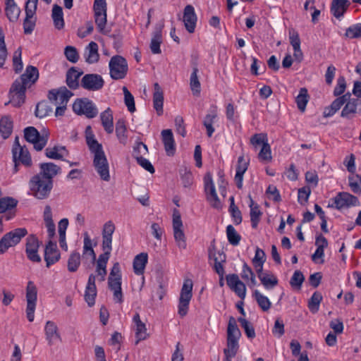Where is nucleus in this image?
Here are the masks:
<instances>
[{
  "label": "nucleus",
  "mask_w": 361,
  "mask_h": 361,
  "mask_svg": "<svg viewBox=\"0 0 361 361\" xmlns=\"http://www.w3.org/2000/svg\"><path fill=\"white\" fill-rule=\"evenodd\" d=\"M38 78V69L33 66H27L25 73L13 82L10 88L9 103L15 107H20L24 104L26 90L34 85Z\"/></svg>",
  "instance_id": "nucleus-1"
},
{
  "label": "nucleus",
  "mask_w": 361,
  "mask_h": 361,
  "mask_svg": "<svg viewBox=\"0 0 361 361\" xmlns=\"http://www.w3.org/2000/svg\"><path fill=\"white\" fill-rule=\"evenodd\" d=\"M241 336V332L238 327L236 320L231 317L227 327L226 348L224 349V358L223 361H232L238 352V341Z\"/></svg>",
  "instance_id": "nucleus-2"
},
{
  "label": "nucleus",
  "mask_w": 361,
  "mask_h": 361,
  "mask_svg": "<svg viewBox=\"0 0 361 361\" xmlns=\"http://www.w3.org/2000/svg\"><path fill=\"white\" fill-rule=\"evenodd\" d=\"M32 195L37 199L47 198L53 187V180L44 178L42 174L34 176L29 183Z\"/></svg>",
  "instance_id": "nucleus-3"
},
{
  "label": "nucleus",
  "mask_w": 361,
  "mask_h": 361,
  "mask_svg": "<svg viewBox=\"0 0 361 361\" xmlns=\"http://www.w3.org/2000/svg\"><path fill=\"white\" fill-rule=\"evenodd\" d=\"M108 286L114 293V300L119 304L123 302L121 288V274L118 262L114 263L108 278Z\"/></svg>",
  "instance_id": "nucleus-4"
},
{
  "label": "nucleus",
  "mask_w": 361,
  "mask_h": 361,
  "mask_svg": "<svg viewBox=\"0 0 361 361\" xmlns=\"http://www.w3.org/2000/svg\"><path fill=\"white\" fill-rule=\"evenodd\" d=\"M49 132L46 130H42L41 134L32 126L24 129L25 139L33 144L35 149L41 151L47 145L49 138Z\"/></svg>",
  "instance_id": "nucleus-5"
},
{
  "label": "nucleus",
  "mask_w": 361,
  "mask_h": 361,
  "mask_svg": "<svg viewBox=\"0 0 361 361\" xmlns=\"http://www.w3.org/2000/svg\"><path fill=\"white\" fill-rule=\"evenodd\" d=\"M24 228H16L6 233L0 240V255L5 253L8 248L16 245L27 235Z\"/></svg>",
  "instance_id": "nucleus-6"
},
{
  "label": "nucleus",
  "mask_w": 361,
  "mask_h": 361,
  "mask_svg": "<svg viewBox=\"0 0 361 361\" xmlns=\"http://www.w3.org/2000/svg\"><path fill=\"white\" fill-rule=\"evenodd\" d=\"M109 74L114 80H121L126 77L128 67L126 60L121 56H113L109 63Z\"/></svg>",
  "instance_id": "nucleus-7"
},
{
  "label": "nucleus",
  "mask_w": 361,
  "mask_h": 361,
  "mask_svg": "<svg viewBox=\"0 0 361 361\" xmlns=\"http://www.w3.org/2000/svg\"><path fill=\"white\" fill-rule=\"evenodd\" d=\"M73 111L78 115H84L88 118H92L98 114V110L94 104L87 98L77 99L73 104Z\"/></svg>",
  "instance_id": "nucleus-8"
},
{
  "label": "nucleus",
  "mask_w": 361,
  "mask_h": 361,
  "mask_svg": "<svg viewBox=\"0 0 361 361\" xmlns=\"http://www.w3.org/2000/svg\"><path fill=\"white\" fill-rule=\"evenodd\" d=\"M193 283L191 279H185L180 290L178 314L180 317L187 314L190 301L192 296Z\"/></svg>",
  "instance_id": "nucleus-9"
},
{
  "label": "nucleus",
  "mask_w": 361,
  "mask_h": 361,
  "mask_svg": "<svg viewBox=\"0 0 361 361\" xmlns=\"http://www.w3.org/2000/svg\"><path fill=\"white\" fill-rule=\"evenodd\" d=\"M361 104V101L358 99L352 97L350 92L340 97V106L345 105L342 109L341 116L345 118H353L357 113V108Z\"/></svg>",
  "instance_id": "nucleus-10"
},
{
  "label": "nucleus",
  "mask_w": 361,
  "mask_h": 361,
  "mask_svg": "<svg viewBox=\"0 0 361 361\" xmlns=\"http://www.w3.org/2000/svg\"><path fill=\"white\" fill-rule=\"evenodd\" d=\"M183 225L180 214L178 210L174 209L173 213V237L178 247L180 249L186 248V238L183 229Z\"/></svg>",
  "instance_id": "nucleus-11"
},
{
  "label": "nucleus",
  "mask_w": 361,
  "mask_h": 361,
  "mask_svg": "<svg viewBox=\"0 0 361 361\" xmlns=\"http://www.w3.org/2000/svg\"><path fill=\"white\" fill-rule=\"evenodd\" d=\"M204 190L207 193V199L209 202L210 205L216 209L221 208V202L218 197L214 184L212 180V176L210 172H207L204 178Z\"/></svg>",
  "instance_id": "nucleus-12"
},
{
  "label": "nucleus",
  "mask_w": 361,
  "mask_h": 361,
  "mask_svg": "<svg viewBox=\"0 0 361 361\" xmlns=\"http://www.w3.org/2000/svg\"><path fill=\"white\" fill-rule=\"evenodd\" d=\"M106 0H94V11L95 23L100 32L105 33L106 24Z\"/></svg>",
  "instance_id": "nucleus-13"
},
{
  "label": "nucleus",
  "mask_w": 361,
  "mask_h": 361,
  "mask_svg": "<svg viewBox=\"0 0 361 361\" xmlns=\"http://www.w3.org/2000/svg\"><path fill=\"white\" fill-rule=\"evenodd\" d=\"M37 294V291L35 285L32 281H29L26 288V314L29 322H32L34 320Z\"/></svg>",
  "instance_id": "nucleus-14"
},
{
  "label": "nucleus",
  "mask_w": 361,
  "mask_h": 361,
  "mask_svg": "<svg viewBox=\"0 0 361 361\" xmlns=\"http://www.w3.org/2000/svg\"><path fill=\"white\" fill-rule=\"evenodd\" d=\"M81 87L88 91H98L104 85V80L96 73L85 74L81 80Z\"/></svg>",
  "instance_id": "nucleus-15"
},
{
  "label": "nucleus",
  "mask_w": 361,
  "mask_h": 361,
  "mask_svg": "<svg viewBox=\"0 0 361 361\" xmlns=\"http://www.w3.org/2000/svg\"><path fill=\"white\" fill-rule=\"evenodd\" d=\"M73 93L66 87L54 89L49 92L48 98L54 105L67 104Z\"/></svg>",
  "instance_id": "nucleus-16"
},
{
  "label": "nucleus",
  "mask_w": 361,
  "mask_h": 361,
  "mask_svg": "<svg viewBox=\"0 0 361 361\" xmlns=\"http://www.w3.org/2000/svg\"><path fill=\"white\" fill-rule=\"evenodd\" d=\"M93 165L103 180H110L109 163L104 153L94 156Z\"/></svg>",
  "instance_id": "nucleus-17"
},
{
  "label": "nucleus",
  "mask_w": 361,
  "mask_h": 361,
  "mask_svg": "<svg viewBox=\"0 0 361 361\" xmlns=\"http://www.w3.org/2000/svg\"><path fill=\"white\" fill-rule=\"evenodd\" d=\"M13 153V159L15 163L14 166V173H16L18 171V164L21 163L26 166H30L32 164V159L28 150L23 148H18L16 147L15 149H12Z\"/></svg>",
  "instance_id": "nucleus-18"
},
{
  "label": "nucleus",
  "mask_w": 361,
  "mask_h": 361,
  "mask_svg": "<svg viewBox=\"0 0 361 361\" xmlns=\"http://www.w3.org/2000/svg\"><path fill=\"white\" fill-rule=\"evenodd\" d=\"M226 283L228 287L235 293V294L242 300L246 295L245 285L239 279L237 274H228L226 276Z\"/></svg>",
  "instance_id": "nucleus-19"
},
{
  "label": "nucleus",
  "mask_w": 361,
  "mask_h": 361,
  "mask_svg": "<svg viewBox=\"0 0 361 361\" xmlns=\"http://www.w3.org/2000/svg\"><path fill=\"white\" fill-rule=\"evenodd\" d=\"M39 243L35 235H30L27 238L25 252L27 258L34 262H39L41 257L38 255V248Z\"/></svg>",
  "instance_id": "nucleus-20"
},
{
  "label": "nucleus",
  "mask_w": 361,
  "mask_h": 361,
  "mask_svg": "<svg viewBox=\"0 0 361 361\" xmlns=\"http://www.w3.org/2000/svg\"><path fill=\"white\" fill-rule=\"evenodd\" d=\"M60 257L61 255L57 249L56 243L49 240L44 250V260L47 267H49L51 265L57 262L60 259Z\"/></svg>",
  "instance_id": "nucleus-21"
},
{
  "label": "nucleus",
  "mask_w": 361,
  "mask_h": 361,
  "mask_svg": "<svg viewBox=\"0 0 361 361\" xmlns=\"http://www.w3.org/2000/svg\"><path fill=\"white\" fill-rule=\"evenodd\" d=\"M183 20L188 32L193 33L196 25L197 16L192 6L187 5L185 7Z\"/></svg>",
  "instance_id": "nucleus-22"
},
{
  "label": "nucleus",
  "mask_w": 361,
  "mask_h": 361,
  "mask_svg": "<svg viewBox=\"0 0 361 361\" xmlns=\"http://www.w3.org/2000/svg\"><path fill=\"white\" fill-rule=\"evenodd\" d=\"M133 322L135 324V344H138L141 341H144L149 337L147 329L145 323L141 319L139 313L136 312L133 318Z\"/></svg>",
  "instance_id": "nucleus-23"
},
{
  "label": "nucleus",
  "mask_w": 361,
  "mask_h": 361,
  "mask_svg": "<svg viewBox=\"0 0 361 361\" xmlns=\"http://www.w3.org/2000/svg\"><path fill=\"white\" fill-rule=\"evenodd\" d=\"M161 134L166 154L168 156H173L176 152V144L171 130H163Z\"/></svg>",
  "instance_id": "nucleus-24"
},
{
  "label": "nucleus",
  "mask_w": 361,
  "mask_h": 361,
  "mask_svg": "<svg viewBox=\"0 0 361 361\" xmlns=\"http://www.w3.org/2000/svg\"><path fill=\"white\" fill-rule=\"evenodd\" d=\"M39 167L40 173L39 174H42L44 178L49 180H52L53 178L61 171L60 166L51 162L42 163Z\"/></svg>",
  "instance_id": "nucleus-25"
},
{
  "label": "nucleus",
  "mask_w": 361,
  "mask_h": 361,
  "mask_svg": "<svg viewBox=\"0 0 361 361\" xmlns=\"http://www.w3.org/2000/svg\"><path fill=\"white\" fill-rule=\"evenodd\" d=\"M44 331L49 345H52L55 341L61 340L58 327L54 322L48 321L46 323Z\"/></svg>",
  "instance_id": "nucleus-26"
},
{
  "label": "nucleus",
  "mask_w": 361,
  "mask_h": 361,
  "mask_svg": "<svg viewBox=\"0 0 361 361\" xmlns=\"http://www.w3.org/2000/svg\"><path fill=\"white\" fill-rule=\"evenodd\" d=\"M164 92L161 86L157 83L154 84L153 106L157 114H163Z\"/></svg>",
  "instance_id": "nucleus-27"
},
{
  "label": "nucleus",
  "mask_w": 361,
  "mask_h": 361,
  "mask_svg": "<svg viewBox=\"0 0 361 361\" xmlns=\"http://www.w3.org/2000/svg\"><path fill=\"white\" fill-rule=\"evenodd\" d=\"M164 24L161 23L155 27L150 42V49L154 54L161 53L160 45L162 43V29Z\"/></svg>",
  "instance_id": "nucleus-28"
},
{
  "label": "nucleus",
  "mask_w": 361,
  "mask_h": 361,
  "mask_svg": "<svg viewBox=\"0 0 361 361\" xmlns=\"http://www.w3.org/2000/svg\"><path fill=\"white\" fill-rule=\"evenodd\" d=\"M360 205L358 198L346 192H340V210L347 209Z\"/></svg>",
  "instance_id": "nucleus-29"
},
{
  "label": "nucleus",
  "mask_w": 361,
  "mask_h": 361,
  "mask_svg": "<svg viewBox=\"0 0 361 361\" xmlns=\"http://www.w3.org/2000/svg\"><path fill=\"white\" fill-rule=\"evenodd\" d=\"M98 44L94 42H91L85 48L84 56L85 61L88 63H97L99 59L98 53Z\"/></svg>",
  "instance_id": "nucleus-30"
},
{
  "label": "nucleus",
  "mask_w": 361,
  "mask_h": 361,
  "mask_svg": "<svg viewBox=\"0 0 361 361\" xmlns=\"http://www.w3.org/2000/svg\"><path fill=\"white\" fill-rule=\"evenodd\" d=\"M13 122L10 116L6 115L0 118V134L4 139H7L13 132Z\"/></svg>",
  "instance_id": "nucleus-31"
},
{
  "label": "nucleus",
  "mask_w": 361,
  "mask_h": 361,
  "mask_svg": "<svg viewBox=\"0 0 361 361\" xmlns=\"http://www.w3.org/2000/svg\"><path fill=\"white\" fill-rule=\"evenodd\" d=\"M148 262V255L146 252H141L137 255L133 259V269L137 275L144 273L145 267Z\"/></svg>",
  "instance_id": "nucleus-32"
},
{
  "label": "nucleus",
  "mask_w": 361,
  "mask_h": 361,
  "mask_svg": "<svg viewBox=\"0 0 361 361\" xmlns=\"http://www.w3.org/2000/svg\"><path fill=\"white\" fill-rule=\"evenodd\" d=\"M102 126L105 131L111 134L114 131L113 114L110 108H107L100 115Z\"/></svg>",
  "instance_id": "nucleus-33"
},
{
  "label": "nucleus",
  "mask_w": 361,
  "mask_h": 361,
  "mask_svg": "<svg viewBox=\"0 0 361 361\" xmlns=\"http://www.w3.org/2000/svg\"><path fill=\"white\" fill-rule=\"evenodd\" d=\"M82 72H79L75 68H71L66 73V84L71 89H76L79 86L78 79Z\"/></svg>",
  "instance_id": "nucleus-34"
},
{
  "label": "nucleus",
  "mask_w": 361,
  "mask_h": 361,
  "mask_svg": "<svg viewBox=\"0 0 361 361\" xmlns=\"http://www.w3.org/2000/svg\"><path fill=\"white\" fill-rule=\"evenodd\" d=\"M51 17L56 29L61 30L64 27L63 9L60 6L57 4L53 6Z\"/></svg>",
  "instance_id": "nucleus-35"
},
{
  "label": "nucleus",
  "mask_w": 361,
  "mask_h": 361,
  "mask_svg": "<svg viewBox=\"0 0 361 361\" xmlns=\"http://www.w3.org/2000/svg\"><path fill=\"white\" fill-rule=\"evenodd\" d=\"M68 226V219H62L58 225L60 247L65 251L68 250V245L66 241V231Z\"/></svg>",
  "instance_id": "nucleus-36"
},
{
  "label": "nucleus",
  "mask_w": 361,
  "mask_h": 361,
  "mask_svg": "<svg viewBox=\"0 0 361 361\" xmlns=\"http://www.w3.org/2000/svg\"><path fill=\"white\" fill-rule=\"evenodd\" d=\"M82 256L84 258H90L92 262H94L96 259V255L92 248V240L87 233H84Z\"/></svg>",
  "instance_id": "nucleus-37"
},
{
  "label": "nucleus",
  "mask_w": 361,
  "mask_h": 361,
  "mask_svg": "<svg viewBox=\"0 0 361 361\" xmlns=\"http://www.w3.org/2000/svg\"><path fill=\"white\" fill-rule=\"evenodd\" d=\"M86 142L90 152L94 154V156L104 153L102 145L97 142L93 134H87Z\"/></svg>",
  "instance_id": "nucleus-38"
},
{
  "label": "nucleus",
  "mask_w": 361,
  "mask_h": 361,
  "mask_svg": "<svg viewBox=\"0 0 361 361\" xmlns=\"http://www.w3.org/2000/svg\"><path fill=\"white\" fill-rule=\"evenodd\" d=\"M259 280L266 289H272L279 281L276 276L271 273H264V275L259 274Z\"/></svg>",
  "instance_id": "nucleus-39"
},
{
  "label": "nucleus",
  "mask_w": 361,
  "mask_h": 361,
  "mask_svg": "<svg viewBox=\"0 0 361 361\" xmlns=\"http://www.w3.org/2000/svg\"><path fill=\"white\" fill-rule=\"evenodd\" d=\"M253 296L262 311L267 312L270 309L271 303L267 296L262 294L257 290L253 292Z\"/></svg>",
  "instance_id": "nucleus-40"
},
{
  "label": "nucleus",
  "mask_w": 361,
  "mask_h": 361,
  "mask_svg": "<svg viewBox=\"0 0 361 361\" xmlns=\"http://www.w3.org/2000/svg\"><path fill=\"white\" fill-rule=\"evenodd\" d=\"M6 15L10 21H16L20 16V9L18 7L17 4L14 3L6 4Z\"/></svg>",
  "instance_id": "nucleus-41"
},
{
  "label": "nucleus",
  "mask_w": 361,
  "mask_h": 361,
  "mask_svg": "<svg viewBox=\"0 0 361 361\" xmlns=\"http://www.w3.org/2000/svg\"><path fill=\"white\" fill-rule=\"evenodd\" d=\"M80 255L77 251H73L70 255L68 259V270L70 272H75L80 265Z\"/></svg>",
  "instance_id": "nucleus-42"
},
{
  "label": "nucleus",
  "mask_w": 361,
  "mask_h": 361,
  "mask_svg": "<svg viewBox=\"0 0 361 361\" xmlns=\"http://www.w3.org/2000/svg\"><path fill=\"white\" fill-rule=\"evenodd\" d=\"M116 133L119 142L126 145L127 142L126 127L123 120H118L116 123Z\"/></svg>",
  "instance_id": "nucleus-43"
},
{
  "label": "nucleus",
  "mask_w": 361,
  "mask_h": 361,
  "mask_svg": "<svg viewBox=\"0 0 361 361\" xmlns=\"http://www.w3.org/2000/svg\"><path fill=\"white\" fill-rule=\"evenodd\" d=\"M348 185L355 194H361V176L352 173L348 176Z\"/></svg>",
  "instance_id": "nucleus-44"
},
{
  "label": "nucleus",
  "mask_w": 361,
  "mask_h": 361,
  "mask_svg": "<svg viewBox=\"0 0 361 361\" xmlns=\"http://www.w3.org/2000/svg\"><path fill=\"white\" fill-rule=\"evenodd\" d=\"M217 114L215 110H214L212 114H208L206 115L203 125L207 129V134L208 137H212L213 133L214 132V128L213 127V123L214 122V119L216 118Z\"/></svg>",
  "instance_id": "nucleus-45"
},
{
  "label": "nucleus",
  "mask_w": 361,
  "mask_h": 361,
  "mask_svg": "<svg viewBox=\"0 0 361 361\" xmlns=\"http://www.w3.org/2000/svg\"><path fill=\"white\" fill-rule=\"evenodd\" d=\"M295 102L298 108L303 112L308 102V94L306 88L303 87L300 90L299 94L295 98Z\"/></svg>",
  "instance_id": "nucleus-46"
},
{
  "label": "nucleus",
  "mask_w": 361,
  "mask_h": 361,
  "mask_svg": "<svg viewBox=\"0 0 361 361\" xmlns=\"http://www.w3.org/2000/svg\"><path fill=\"white\" fill-rule=\"evenodd\" d=\"M250 207V221L252 224V227L253 228H256L258 223L260 220V216L262 215V212L259 210V208L257 205L254 206V203L252 200H251Z\"/></svg>",
  "instance_id": "nucleus-47"
},
{
  "label": "nucleus",
  "mask_w": 361,
  "mask_h": 361,
  "mask_svg": "<svg viewBox=\"0 0 361 361\" xmlns=\"http://www.w3.org/2000/svg\"><path fill=\"white\" fill-rule=\"evenodd\" d=\"M322 300V295L319 292H315L312 295L308 302V307L312 313H317L319 308V304Z\"/></svg>",
  "instance_id": "nucleus-48"
},
{
  "label": "nucleus",
  "mask_w": 361,
  "mask_h": 361,
  "mask_svg": "<svg viewBox=\"0 0 361 361\" xmlns=\"http://www.w3.org/2000/svg\"><path fill=\"white\" fill-rule=\"evenodd\" d=\"M226 256L224 252L218 253V257H215L214 269L221 279L224 274L223 264L226 262Z\"/></svg>",
  "instance_id": "nucleus-49"
},
{
  "label": "nucleus",
  "mask_w": 361,
  "mask_h": 361,
  "mask_svg": "<svg viewBox=\"0 0 361 361\" xmlns=\"http://www.w3.org/2000/svg\"><path fill=\"white\" fill-rule=\"evenodd\" d=\"M197 68L194 67L190 79V85L194 94H199L200 92V82L197 77Z\"/></svg>",
  "instance_id": "nucleus-50"
},
{
  "label": "nucleus",
  "mask_w": 361,
  "mask_h": 361,
  "mask_svg": "<svg viewBox=\"0 0 361 361\" xmlns=\"http://www.w3.org/2000/svg\"><path fill=\"white\" fill-rule=\"evenodd\" d=\"M52 111V108L49 106L47 102H42L37 104L35 109V116L38 118H44Z\"/></svg>",
  "instance_id": "nucleus-51"
},
{
  "label": "nucleus",
  "mask_w": 361,
  "mask_h": 361,
  "mask_svg": "<svg viewBox=\"0 0 361 361\" xmlns=\"http://www.w3.org/2000/svg\"><path fill=\"white\" fill-rule=\"evenodd\" d=\"M226 235L230 244L233 245L239 244L241 237L232 225H228L226 227Z\"/></svg>",
  "instance_id": "nucleus-52"
},
{
  "label": "nucleus",
  "mask_w": 361,
  "mask_h": 361,
  "mask_svg": "<svg viewBox=\"0 0 361 361\" xmlns=\"http://www.w3.org/2000/svg\"><path fill=\"white\" fill-rule=\"evenodd\" d=\"M17 201L9 197L0 198V214L16 207Z\"/></svg>",
  "instance_id": "nucleus-53"
},
{
  "label": "nucleus",
  "mask_w": 361,
  "mask_h": 361,
  "mask_svg": "<svg viewBox=\"0 0 361 361\" xmlns=\"http://www.w3.org/2000/svg\"><path fill=\"white\" fill-rule=\"evenodd\" d=\"M4 34L1 27H0V68H3L7 59L8 51L4 41Z\"/></svg>",
  "instance_id": "nucleus-54"
},
{
  "label": "nucleus",
  "mask_w": 361,
  "mask_h": 361,
  "mask_svg": "<svg viewBox=\"0 0 361 361\" xmlns=\"http://www.w3.org/2000/svg\"><path fill=\"white\" fill-rule=\"evenodd\" d=\"M330 326L334 329V332H330L326 336L325 341L328 345L332 346L336 343V334L338 333V322L332 321L330 323Z\"/></svg>",
  "instance_id": "nucleus-55"
},
{
  "label": "nucleus",
  "mask_w": 361,
  "mask_h": 361,
  "mask_svg": "<svg viewBox=\"0 0 361 361\" xmlns=\"http://www.w3.org/2000/svg\"><path fill=\"white\" fill-rule=\"evenodd\" d=\"M22 49L21 47H18L13 53V69L16 73H20L23 68L22 59Z\"/></svg>",
  "instance_id": "nucleus-56"
},
{
  "label": "nucleus",
  "mask_w": 361,
  "mask_h": 361,
  "mask_svg": "<svg viewBox=\"0 0 361 361\" xmlns=\"http://www.w3.org/2000/svg\"><path fill=\"white\" fill-rule=\"evenodd\" d=\"M65 149L64 147H48L45 149V154L49 159H62L63 155L61 152Z\"/></svg>",
  "instance_id": "nucleus-57"
},
{
  "label": "nucleus",
  "mask_w": 361,
  "mask_h": 361,
  "mask_svg": "<svg viewBox=\"0 0 361 361\" xmlns=\"http://www.w3.org/2000/svg\"><path fill=\"white\" fill-rule=\"evenodd\" d=\"M230 202L231 204L229 207V211L232 215V217L233 218V221L237 225L240 224L242 222L241 212L238 208V207L235 205L233 197H230Z\"/></svg>",
  "instance_id": "nucleus-58"
},
{
  "label": "nucleus",
  "mask_w": 361,
  "mask_h": 361,
  "mask_svg": "<svg viewBox=\"0 0 361 361\" xmlns=\"http://www.w3.org/2000/svg\"><path fill=\"white\" fill-rule=\"evenodd\" d=\"M122 90L124 94L125 104L130 112H134L135 111V106L133 96L126 87H123Z\"/></svg>",
  "instance_id": "nucleus-59"
},
{
  "label": "nucleus",
  "mask_w": 361,
  "mask_h": 361,
  "mask_svg": "<svg viewBox=\"0 0 361 361\" xmlns=\"http://www.w3.org/2000/svg\"><path fill=\"white\" fill-rule=\"evenodd\" d=\"M258 158L261 161L269 162L271 160V151L269 143H264L258 154Z\"/></svg>",
  "instance_id": "nucleus-60"
},
{
  "label": "nucleus",
  "mask_w": 361,
  "mask_h": 361,
  "mask_svg": "<svg viewBox=\"0 0 361 361\" xmlns=\"http://www.w3.org/2000/svg\"><path fill=\"white\" fill-rule=\"evenodd\" d=\"M238 321L240 322L241 326L244 329L247 338H253L255 337V331L252 325L245 319L239 317Z\"/></svg>",
  "instance_id": "nucleus-61"
},
{
  "label": "nucleus",
  "mask_w": 361,
  "mask_h": 361,
  "mask_svg": "<svg viewBox=\"0 0 361 361\" xmlns=\"http://www.w3.org/2000/svg\"><path fill=\"white\" fill-rule=\"evenodd\" d=\"M64 54L70 62L76 63L79 59L78 52L74 47L67 46L65 48Z\"/></svg>",
  "instance_id": "nucleus-62"
},
{
  "label": "nucleus",
  "mask_w": 361,
  "mask_h": 361,
  "mask_svg": "<svg viewBox=\"0 0 361 361\" xmlns=\"http://www.w3.org/2000/svg\"><path fill=\"white\" fill-rule=\"evenodd\" d=\"M97 296L96 287H87L85 292V300L90 307L94 305L95 298Z\"/></svg>",
  "instance_id": "nucleus-63"
},
{
  "label": "nucleus",
  "mask_w": 361,
  "mask_h": 361,
  "mask_svg": "<svg viewBox=\"0 0 361 361\" xmlns=\"http://www.w3.org/2000/svg\"><path fill=\"white\" fill-rule=\"evenodd\" d=\"M346 37L349 38H358L361 37V23L349 27L345 32Z\"/></svg>",
  "instance_id": "nucleus-64"
}]
</instances>
